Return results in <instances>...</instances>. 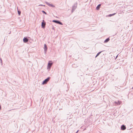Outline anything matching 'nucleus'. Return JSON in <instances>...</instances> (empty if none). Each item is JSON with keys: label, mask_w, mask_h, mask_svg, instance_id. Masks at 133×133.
Wrapping results in <instances>:
<instances>
[{"label": "nucleus", "mask_w": 133, "mask_h": 133, "mask_svg": "<svg viewBox=\"0 0 133 133\" xmlns=\"http://www.w3.org/2000/svg\"><path fill=\"white\" fill-rule=\"evenodd\" d=\"M78 3L77 2H76L72 6V12H73L77 8Z\"/></svg>", "instance_id": "nucleus-1"}, {"label": "nucleus", "mask_w": 133, "mask_h": 133, "mask_svg": "<svg viewBox=\"0 0 133 133\" xmlns=\"http://www.w3.org/2000/svg\"><path fill=\"white\" fill-rule=\"evenodd\" d=\"M50 77H48L42 83L43 84H46L47 82L49 80Z\"/></svg>", "instance_id": "nucleus-2"}, {"label": "nucleus", "mask_w": 133, "mask_h": 133, "mask_svg": "<svg viewBox=\"0 0 133 133\" xmlns=\"http://www.w3.org/2000/svg\"><path fill=\"white\" fill-rule=\"evenodd\" d=\"M45 22L43 20L41 26L42 28H44L45 27Z\"/></svg>", "instance_id": "nucleus-3"}, {"label": "nucleus", "mask_w": 133, "mask_h": 133, "mask_svg": "<svg viewBox=\"0 0 133 133\" xmlns=\"http://www.w3.org/2000/svg\"><path fill=\"white\" fill-rule=\"evenodd\" d=\"M46 3V4L48 6L52 7H55V6L53 5L52 4H50L49 3H48L47 2H45Z\"/></svg>", "instance_id": "nucleus-4"}, {"label": "nucleus", "mask_w": 133, "mask_h": 133, "mask_svg": "<svg viewBox=\"0 0 133 133\" xmlns=\"http://www.w3.org/2000/svg\"><path fill=\"white\" fill-rule=\"evenodd\" d=\"M29 41V39L26 37H24L23 39V41L24 43H26Z\"/></svg>", "instance_id": "nucleus-5"}, {"label": "nucleus", "mask_w": 133, "mask_h": 133, "mask_svg": "<svg viewBox=\"0 0 133 133\" xmlns=\"http://www.w3.org/2000/svg\"><path fill=\"white\" fill-rule=\"evenodd\" d=\"M126 129L125 126L124 125H122L121 127V129L122 130H124Z\"/></svg>", "instance_id": "nucleus-6"}, {"label": "nucleus", "mask_w": 133, "mask_h": 133, "mask_svg": "<svg viewBox=\"0 0 133 133\" xmlns=\"http://www.w3.org/2000/svg\"><path fill=\"white\" fill-rule=\"evenodd\" d=\"M52 64V63H48V67L49 69H50L51 68Z\"/></svg>", "instance_id": "nucleus-7"}, {"label": "nucleus", "mask_w": 133, "mask_h": 133, "mask_svg": "<svg viewBox=\"0 0 133 133\" xmlns=\"http://www.w3.org/2000/svg\"><path fill=\"white\" fill-rule=\"evenodd\" d=\"M110 40V39L109 38H108L106 39L104 41V43H106L108 42Z\"/></svg>", "instance_id": "nucleus-8"}, {"label": "nucleus", "mask_w": 133, "mask_h": 133, "mask_svg": "<svg viewBox=\"0 0 133 133\" xmlns=\"http://www.w3.org/2000/svg\"><path fill=\"white\" fill-rule=\"evenodd\" d=\"M47 49V46L46 44H44V50L45 51H46Z\"/></svg>", "instance_id": "nucleus-9"}, {"label": "nucleus", "mask_w": 133, "mask_h": 133, "mask_svg": "<svg viewBox=\"0 0 133 133\" xmlns=\"http://www.w3.org/2000/svg\"><path fill=\"white\" fill-rule=\"evenodd\" d=\"M101 6V4H99L96 7V9L98 10H99V8H100V7Z\"/></svg>", "instance_id": "nucleus-10"}, {"label": "nucleus", "mask_w": 133, "mask_h": 133, "mask_svg": "<svg viewBox=\"0 0 133 133\" xmlns=\"http://www.w3.org/2000/svg\"><path fill=\"white\" fill-rule=\"evenodd\" d=\"M59 22V21L57 20H54L52 21V22L58 24V23Z\"/></svg>", "instance_id": "nucleus-11"}, {"label": "nucleus", "mask_w": 133, "mask_h": 133, "mask_svg": "<svg viewBox=\"0 0 133 133\" xmlns=\"http://www.w3.org/2000/svg\"><path fill=\"white\" fill-rule=\"evenodd\" d=\"M102 52V51H101L100 52H99L97 54V55H96V56L95 57L96 58L97 57L101 54V53Z\"/></svg>", "instance_id": "nucleus-12"}, {"label": "nucleus", "mask_w": 133, "mask_h": 133, "mask_svg": "<svg viewBox=\"0 0 133 133\" xmlns=\"http://www.w3.org/2000/svg\"><path fill=\"white\" fill-rule=\"evenodd\" d=\"M116 13H114V14H109V17H111V16H113L114 15H115L116 14Z\"/></svg>", "instance_id": "nucleus-13"}, {"label": "nucleus", "mask_w": 133, "mask_h": 133, "mask_svg": "<svg viewBox=\"0 0 133 133\" xmlns=\"http://www.w3.org/2000/svg\"><path fill=\"white\" fill-rule=\"evenodd\" d=\"M115 103L117 104H120L121 103V102L120 101H118V102H115Z\"/></svg>", "instance_id": "nucleus-14"}, {"label": "nucleus", "mask_w": 133, "mask_h": 133, "mask_svg": "<svg viewBox=\"0 0 133 133\" xmlns=\"http://www.w3.org/2000/svg\"><path fill=\"white\" fill-rule=\"evenodd\" d=\"M58 24H59L60 25H63V24L61 22L59 21V22H58Z\"/></svg>", "instance_id": "nucleus-15"}, {"label": "nucleus", "mask_w": 133, "mask_h": 133, "mask_svg": "<svg viewBox=\"0 0 133 133\" xmlns=\"http://www.w3.org/2000/svg\"><path fill=\"white\" fill-rule=\"evenodd\" d=\"M42 12L43 13H44V14H47V13H46V12H45L44 11H42Z\"/></svg>", "instance_id": "nucleus-16"}, {"label": "nucleus", "mask_w": 133, "mask_h": 133, "mask_svg": "<svg viewBox=\"0 0 133 133\" xmlns=\"http://www.w3.org/2000/svg\"><path fill=\"white\" fill-rule=\"evenodd\" d=\"M18 14L19 15H20V14H21V12L20 11H18Z\"/></svg>", "instance_id": "nucleus-17"}, {"label": "nucleus", "mask_w": 133, "mask_h": 133, "mask_svg": "<svg viewBox=\"0 0 133 133\" xmlns=\"http://www.w3.org/2000/svg\"><path fill=\"white\" fill-rule=\"evenodd\" d=\"M0 59L1 60V63H2V59L1 58H0Z\"/></svg>", "instance_id": "nucleus-18"}, {"label": "nucleus", "mask_w": 133, "mask_h": 133, "mask_svg": "<svg viewBox=\"0 0 133 133\" xmlns=\"http://www.w3.org/2000/svg\"><path fill=\"white\" fill-rule=\"evenodd\" d=\"M39 6H43V5L41 4V5H39ZM43 6H45V5H43Z\"/></svg>", "instance_id": "nucleus-19"}, {"label": "nucleus", "mask_w": 133, "mask_h": 133, "mask_svg": "<svg viewBox=\"0 0 133 133\" xmlns=\"http://www.w3.org/2000/svg\"><path fill=\"white\" fill-rule=\"evenodd\" d=\"M78 131H79L78 130H77V131L76 132V133H77V132H78Z\"/></svg>", "instance_id": "nucleus-20"}, {"label": "nucleus", "mask_w": 133, "mask_h": 133, "mask_svg": "<svg viewBox=\"0 0 133 133\" xmlns=\"http://www.w3.org/2000/svg\"><path fill=\"white\" fill-rule=\"evenodd\" d=\"M118 55H117L116 57V59L117 58V57H118Z\"/></svg>", "instance_id": "nucleus-21"}, {"label": "nucleus", "mask_w": 133, "mask_h": 133, "mask_svg": "<svg viewBox=\"0 0 133 133\" xmlns=\"http://www.w3.org/2000/svg\"><path fill=\"white\" fill-rule=\"evenodd\" d=\"M1 109V105H0V110Z\"/></svg>", "instance_id": "nucleus-22"}, {"label": "nucleus", "mask_w": 133, "mask_h": 133, "mask_svg": "<svg viewBox=\"0 0 133 133\" xmlns=\"http://www.w3.org/2000/svg\"><path fill=\"white\" fill-rule=\"evenodd\" d=\"M85 129H84V130H85Z\"/></svg>", "instance_id": "nucleus-23"}, {"label": "nucleus", "mask_w": 133, "mask_h": 133, "mask_svg": "<svg viewBox=\"0 0 133 133\" xmlns=\"http://www.w3.org/2000/svg\"><path fill=\"white\" fill-rule=\"evenodd\" d=\"M132 89H133V87H132Z\"/></svg>", "instance_id": "nucleus-24"}]
</instances>
